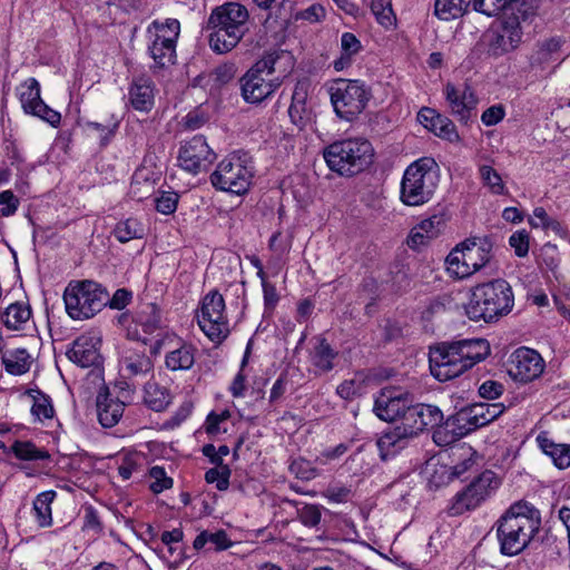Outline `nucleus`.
I'll use <instances>...</instances> for the list:
<instances>
[{"instance_id":"1","label":"nucleus","mask_w":570,"mask_h":570,"mask_svg":"<svg viewBox=\"0 0 570 570\" xmlns=\"http://www.w3.org/2000/svg\"><path fill=\"white\" fill-rule=\"evenodd\" d=\"M485 338H465L441 343L430 351L432 375L445 382L460 376L490 355Z\"/></svg>"},{"instance_id":"2","label":"nucleus","mask_w":570,"mask_h":570,"mask_svg":"<svg viewBox=\"0 0 570 570\" xmlns=\"http://www.w3.org/2000/svg\"><path fill=\"white\" fill-rule=\"evenodd\" d=\"M540 513L524 502L512 504L498 521V539L501 553L515 556L523 551L539 532Z\"/></svg>"},{"instance_id":"3","label":"nucleus","mask_w":570,"mask_h":570,"mask_svg":"<svg viewBox=\"0 0 570 570\" xmlns=\"http://www.w3.org/2000/svg\"><path fill=\"white\" fill-rule=\"evenodd\" d=\"M443 421L442 411L429 404H413L411 400L404 421L385 431L377 440V446L383 460L396 454L407 445L411 438L425 429L439 426Z\"/></svg>"},{"instance_id":"4","label":"nucleus","mask_w":570,"mask_h":570,"mask_svg":"<svg viewBox=\"0 0 570 570\" xmlns=\"http://www.w3.org/2000/svg\"><path fill=\"white\" fill-rule=\"evenodd\" d=\"M248 11L237 2L215 8L208 18L209 46L217 53L235 48L248 31Z\"/></svg>"},{"instance_id":"5","label":"nucleus","mask_w":570,"mask_h":570,"mask_svg":"<svg viewBox=\"0 0 570 570\" xmlns=\"http://www.w3.org/2000/svg\"><path fill=\"white\" fill-rule=\"evenodd\" d=\"M513 304L514 296L510 284L499 278L471 289L465 314L471 321L489 323L509 314Z\"/></svg>"},{"instance_id":"6","label":"nucleus","mask_w":570,"mask_h":570,"mask_svg":"<svg viewBox=\"0 0 570 570\" xmlns=\"http://www.w3.org/2000/svg\"><path fill=\"white\" fill-rule=\"evenodd\" d=\"M323 156L331 170L342 176H353L371 165L374 150L366 139L348 138L328 145Z\"/></svg>"},{"instance_id":"7","label":"nucleus","mask_w":570,"mask_h":570,"mask_svg":"<svg viewBox=\"0 0 570 570\" xmlns=\"http://www.w3.org/2000/svg\"><path fill=\"white\" fill-rule=\"evenodd\" d=\"M292 57L286 52H271L258 60L242 78V95L249 104H258L269 97L279 86L281 79L273 77L276 65Z\"/></svg>"},{"instance_id":"8","label":"nucleus","mask_w":570,"mask_h":570,"mask_svg":"<svg viewBox=\"0 0 570 570\" xmlns=\"http://www.w3.org/2000/svg\"><path fill=\"white\" fill-rule=\"evenodd\" d=\"M63 302L72 320H88L106 306L108 293L94 281H72L63 292Z\"/></svg>"},{"instance_id":"9","label":"nucleus","mask_w":570,"mask_h":570,"mask_svg":"<svg viewBox=\"0 0 570 570\" xmlns=\"http://www.w3.org/2000/svg\"><path fill=\"white\" fill-rule=\"evenodd\" d=\"M434 160L421 158L412 163L404 171L400 198L407 206H420L431 200L436 188Z\"/></svg>"},{"instance_id":"10","label":"nucleus","mask_w":570,"mask_h":570,"mask_svg":"<svg viewBox=\"0 0 570 570\" xmlns=\"http://www.w3.org/2000/svg\"><path fill=\"white\" fill-rule=\"evenodd\" d=\"M490 258L491 244L488 239H466L448 255V271L459 278H465L485 266Z\"/></svg>"},{"instance_id":"11","label":"nucleus","mask_w":570,"mask_h":570,"mask_svg":"<svg viewBox=\"0 0 570 570\" xmlns=\"http://www.w3.org/2000/svg\"><path fill=\"white\" fill-rule=\"evenodd\" d=\"M330 96L335 114L343 120L352 121L365 109L371 92L358 80L337 79L330 87Z\"/></svg>"},{"instance_id":"12","label":"nucleus","mask_w":570,"mask_h":570,"mask_svg":"<svg viewBox=\"0 0 570 570\" xmlns=\"http://www.w3.org/2000/svg\"><path fill=\"white\" fill-rule=\"evenodd\" d=\"M540 0L524 1L521 7L503 14L502 29L492 42V48L500 52H509L522 41L524 23H531L539 13Z\"/></svg>"},{"instance_id":"13","label":"nucleus","mask_w":570,"mask_h":570,"mask_svg":"<svg viewBox=\"0 0 570 570\" xmlns=\"http://www.w3.org/2000/svg\"><path fill=\"white\" fill-rule=\"evenodd\" d=\"M179 33L180 23L177 19L155 20L149 24L147 28L148 51L156 67L165 68L174 65Z\"/></svg>"},{"instance_id":"14","label":"nucleus","mask_w":570,"mask_h":570,"mask_svg":"<svg viewBox=\"0 0 570 570\" xmlns=\"http://www.w3.org/2000/svg\"><path fill=\"white\" fill-rule=\"evenodd\" d=\"M253 170L246 159L230 155L224 158L210 175L212 185L222 191L236 195L245 194L252 183Z\"/></svg>"},{"instance_id":"15","label":"nucleus","mask_w":570,"mask_h":570,"mask_svg":"<svg viewBox=\"0 0 570 570\" xmlns=\"http://www.w3.org/2000/svg\"><path fill=\"white\" fill-rule=\"evenodd\" d=\"M197 318L199 327L213 342H222L227 337L229 327L225 316V301L217 291L209 292L203 298Z\"/></svg>"},{"instance_id":"16","label":"nucleus","mask_w":570,"mask_h":570,"mask_svg":"<svg viewBox=\"0 0 570 570\" xmlns=\"http://www.w3.org/2000/svg\"><path fill=\"white\" fill-rule=\"evenodd\" d=\"M544 366V361L537 351L519 347L510 356L508 373L512 380L528 383L540 377Z\"/></svg>"},{"instance_id":"17","label":"nucleus","mask_w":570,"mask_h":570,"mask_svg":"<svg viewBox=\"0 0 570 570\" xmlns=\"http://www.w3.org/2000/svg\"><path fill=\"white\" fill-rule=\"evenodd\" d=\"M479 428L482 426L472 404L450 416L445 422L444 429L434 432L433 439L438 444H450Z\"/></svg>"},{"instance_id":"18","label":"nucleus","mask_w":570,"mask_h":570,"mask_svg":"<svg viewBox=\"0 0 570 570\" xmlns=\"http://www.w3.org/2000/svg\"><path fill=\"white\" fill-rule=\"evenodd\" d=\"M21 106L26 114L39 117L52 127L60 124L61 115L51 109L40 97V85L35 78H28L18 88Z\"/></svg>"},{"instance_id":"19","label":"nucleus","mask_w":570,"mask_h":570,"mask_svg":"<svg viewBox=\"0 0 570 570\" xmlns=\"http://www.w3.org/2000/svg\"><path fill=\"white\" fill-rule=\"evenodd\" d=\"M216 158L215 153L208 146L206 138L200 135L185 141L178 154L179 166L194 175L206 169Z\"/></svg>"},{"instance_id":"20","label":"nucleus","mask_w":570,"mask_h":570,"mask_svg":"<svg viewBox=\"0 0 570 570\" xmlns=\"http://www.w3.org/2000/svg\"><path fill=\"white\" fill-rule=\"evenodd\" d=\"M443 92L450 114L466 124L474 116L478 104L474 90L466 83L455 86L448 82Z\"/></svg>"},{"instance_id":"21","label":"nucleus","mask_w":570,"mask_h":570,"mask_svg":"<svg viewBox=\"0 0 570 570\" xmlns=\"http://www.w3.org/2000/svg\"><path fill=\"white\" fill-rule=\"evenodd\" d=\"M412 397L409 393H401L395 389H383L375 399L373 411L383 421H404Z\"/></svg>"},{"instance_id":"22","label":"nucleus","mask_w":570,"mask_h":570,"mask_svg":"<svg viewBox=\"0 0 570 570\" xmlns=\"http://www.w3.org/2000/svg\"><path fill=\"white\" fill-rule=\"evenodd\" d=\"M157 347L168 348L165 364L170 371H186L195 363L196 348L190 344L176 342L175 337L167 336L158 341L155 350Z\"/></svg>"},{"instance_id":"23","label":"nucleus","mask_w":570,"mask_h":570,"mask_svg":"<svg viewBox=\"0 0 570 570\" xmlns=\"http://www.w3.org/2000/svg\"><path fill=\"white\" fill-rule=\"evenodd\" d=\"M100 337L92 333L80 335L67 352L69 360L81 367L98 365L100 362Z\"/></svg>"},{"instance_id":"24","label":"nucleus","mask_w":570,"mask_h":570,"mask_svg":"<svg viewBox=\"0 0 570 570\" xmlns=\"http://www.w3.org/2000/svg\"><path fill=\"white\" fill-rule=\"evenodd\" d=\"M153 370V362L146 355L144 345L124 346L119 360V371L126 379L146 375Z\"/></svg>"},{"instance_id":"25","label":"nucleus","mask_w":570,"mask_h":570,"mask_svg":"<svg viewBox=\"0 0 570 570\" xmlns=\"http://www.w3.org/2000/svg\"><path fill=\"white\" fill-rule=\"evenodd\" d=\"M129 102L134 109L148 112L155 104V85L146 77L136 78L129 87Z\"/></svg>"},{"instance_id":"26","label":"nucleus","mask_w":570,"mask_h":570,"mask_svg":"<svg viewBox=\"0 0 570 570\" xmlns=\"http://www.w3.org/2000/svg\"><path fill=\"white\" fill-rule=\"evenodd\" d=\"M125 403L109 393L100 394L97 399V415L104 428L115 426L122 417Z\"/></svg>"},{"instance_id":"27","label":"nucleus","mask_w":570,"mask_h":570,"mask_svg":"<svg viewBox=\"0 0 570 570\" xmlns=\"http://www.w3.org/2000/svg\"><path fill=\"white\" fill-rule=\"evenodd\" d=\"M307 92L303 86H296L288 108L291 121L299 129H304L313 121V111L306 106Z\"/></svg>"},{"instance_id":"28","label":"nucleus","mask_w":570,"mask_h":570,"mask_svg":"<svg viewBox=\"0 0 570 570\" xmlns=\"http://www.w3.org/2000/svg\"><path fill=\"white\" fill-rule=\"evenodd\" d=\"M535 441L541 451L552 460L558 469L570 466V444L556 443L546 433H540Z\"/></svg>"},{"instance_id":"29","label":"nucleus","mask_w":570,"mask_h":570,"mask_svg":"<svg viewBox=\"0 0 570 570\" xmlns=\"http://www.w3.org/2000/svg\"><path fill=\"white\" fill-rule=\"evenodd\" d=\"M32 356L23 347L8 348L2 352L1 362L7 373L22 375L27 373L32 364Z\"/></svg>"},{"instance_id":"30","label":"nucleus","mask_w":570,"mask_h":570,"mask_svg":"<svg viewBox=\"0 0 570 570\" xmlns=\"http://www.w3.org/2000/svg\"><path fill=\"white\" fill-rule=\"evenodd\" d=\"M155 173L142 167L138 168L131 179L129 193L137 200H144L155 194L156 190Z\"/></svg>"},{"instance_id":"31","label":"nucleus","mask_w":570,"mask_h":570,"mask_svg":"<svg viewBox=\"0 0 570 570\" xmlns=\"http://www.w3.org/2000/svg\"><path fill=\"white\" fill-rule=\"evenodd\" d=\"M31 317V307L26 302H16L10 304L3 312L1 320L9 330H21Z\"/></svg>"},{"instance_id":"32","label":"nucleus","mask_w":570,"mask_h":570,"mask_svg":"<svg viewBox=\"0 0 570 570\" xmlns=\"http://www.w3.org/2000/svg\"><path fill=\"white\" fill-rule=\"evenodd\" d=\"M159 308L154 303L141 304L134 316V322L146 334L154 333L160 326Z\"/></svg>"},{"instance_id":"33","label":"nucleus","mask_w":570,"mask_h":570,"mask_svg":"<svg viewBox=\"0 0 570 570\" xmlns=\"http://www.w3.org/2000/svg\"><path fill=\"white\" fill-rule=\"evenodd\" d=\"M208 544V551H223L232 546L227 533L224 530L216 532L203 531L194 540V548L200 550Z\"/></svg>"},{"instance_id":"34","label":"nucleus","mask_w":570,"mask_h":570,"mask_svg":"<svg viewBox=\"0 0 570 570\" xmlns=\"http://www.w3.org/2000/svg\"><path fill=\"white\" fill-rule=\"evenodd\" d=\"M144 401L153 411H164L170 403L168 391L156 382H148L144 390Z\"/></svg>"},{"instance_id":"35","label":"nucleus","mask_w":570,"mask_h":570,"mask_svg":"<svg viewBox=\"0 0 570 570\" xmlns=\"http://www.w3.org/2000/svg\"><path fill=\"white\" fill-rule=\"evenodd\" d=\"M56 498L55 491H45L37 495L33 501L32 511L35 513L36 521L39 527L46 528L51 525V503Z\"/></svg>"},{"instance_id":"36","label":"nucleus","mask_w":570,"mask_h":570,"mask_svg":"<svg viewBox=\"0 0 570 570\" xmlns=\"http://www.w3.org/2000/svg\"><path fill=\"white\" fill-rule=\"evenodd\" d=\"M478 492L474 490V487L469 484L464 490L458 492L452 500V504L450 507L451 514L459 515L464 513L465 511L475 509L483 501Z\"/></svg>"},{"instance_id":"37","label":"nucleus","mask_w":570,"mask_h":570,"mask_svg":"<svg viewBox=\"0 0 570 570\" xmlns=\"http://www.w3.org/2000/svg\"><path fill=\"white\" fill-rule=\"evenodd\" d=\"M336 353L324 338H317V344L311 353L312 364L321 372H328L333 368V360Z\"/></svg>"},{"instance_id":"38","label":"nucleus","mask_w":570,"mask_h":570,"mask_svg":"<svg viewBox=\"0 0 570 570\" xmlns=\"http://www.w3.org/2000/svg\"><path fill=\"white\" fill-rule=\"evenodd\" d=\"M483 501L490 497L500 485V479L493 471L487 470L482 472L471 483Z\"/></svg>"},{"instance_id":"39","label":"nucleus","mask_w":570,"mask_h":570,"mask_svg":"<svg viewBox=\"0 0 570 570\" xmlns=\"http://www.w3.org/2000/svg\"><path fill=\"white\" fill-rule=\"evenodd\" d=\"M114 235L120 243H127L135 238H141L144 228L137 219L128 218L116 225Z\"/></svg>"},{"instance_id":"40","label":"nucleus","mask_w":570,"mask_h":570,"mask_svg":"<svg viewBox=\"0 0 570 570\" xmlns=\"http://www.w3.org/2000/svg\"><path fill=\"white\" fill-rule=\"evenodd\" d=\"M428 129L451 142L459 141L460 139L453 121L439 114L434 117L433 122L428 125Z\"/></svg>"},{"instance_id":"41","label":"nucleus","mask_w":570,"mask_h":570,"mask_svg":"<svg viewBox=\"0 0 570 570\" xmlns=\"http://www.w3.org/2000/svg\"><path fill=\"white\" fill-rule=\"evenodd\" d=\"M466 9L461 0H436L434 4L435 14L442 20L459 18Z\"/></svg>"},{"instance_id":"42","label":"nucleus","mask_w":570,"mask_h":570,"mask_svg":"<svg viewBox=\"0 0 570 570\" xmlns=\"http://www.w3.org/2000/svg\"><path fill=\"white\" fill-rule=\"evenodd\" d=\"M12 451L20 460L36 461L46 460L50 456L46 450L37 448L29 441H16L12 445Z\"/></svg>"},{"instance_id":"43","label":"nucleus","mask_w":570,"mask_h":570,"mask_svg":"<svg viewBox=\"0 0 570 570\" xmlns=\"http://www.w3.org/2000/svg\"><path fill=\"white\" fill-rule=\"evenodd\" d=\"M370 7L376 21L381 26L391 28L395 24L396 18L390 0H371Z\"/></svg>"},{"instance_id":"44","label":"nucleus","mask_w":570,"mask_h":570,"mask_svg":"<svg viewBox=\"0 0 570 570\" xmlns=\"http://www.w3.org/2000/svg\"><path fill=\"white\" fill-rule=\"evenodd\" d=\"M480 178L484 186L494 195H503L505 193V185L501 175L491 166L482 165L479 167Z\"/></svg>"},{"instance_id":"45","label":"nucleus","mask_w":570,"mask_h":570,"mask_svg":"<svg viewBox=\"0 0 570 570\" xmlns=\"http://www.w3.org/2000/svg\"><path fill=\"white\" fill-rule=\"evenodd\" d=\"M32 399L33 404L31 406V413L36 420L43 421L53 417L55 409L48 395L41 393L40 391H36V394L32 395Z\"/></svg>"},{"instance_id":"46","label":"nucleus","mask_w":570,"mask_h":570,"mask_svg":"<svg viewBox=\"0 0 570 570\" xmlns=\"http://www.w3.org/2000/svg\"><path fill=\"white\" fill-rule=\"evenodd\" d=\"M475 415L480 419L481 426H485L498 419L505 410L502 403H475Z\"/></svg>"},{"instance_id":"47","label":"nucleus","mask_w":570,"mask_h":570,"mask_svg":"<svg viewBox=\"0 0 570 570\" xmlns=\"http://www.w3.org/2000/svg\"><path fill=\"white\" fill-rule=\"evenodd\" d=\"M529 224L533 228L550 229L557 233L561 230L560 223L551 218L543 207L534 208L533 215L529 218Z\"/></svg>"},{"instance_id":"48","label":"nucleus","mask_w":570,"mask_h":570,"mask_svg":"<svg viewBox=\"0 0 570 570\" xmlns=\"http://www.w3.org/2000/svg\"><path fill=\"white\" fill-rule=\"evenodd\" d=\"M230 469L228 465L215 466L205 473L207 483H215L219 491H225L229 487Z\"/></svg>"},{"instance_id":"49","label":"nucleus","mask_w":570,"mask_h":570,"mask_svg":"<svg viewBox=\"0 0 570 570\" xmlns=\"http://www.w3.org/2000/svg\"><path fill=\"white\" fill-rule=\"evenodd\" d=\"M149 476L151 479L150 490L154 493H160L173 487V479L167 476L165 469L161 466H153L149 471Z\"/></svg>"},{"instance_id":"50","label":"nucleus","mask_w":570,"mask_h":570,"mask_svg":"<svg viewBox=\"0 0 570 570\" xmlns=\"http://www.w3.org/2000/svg\"><path fill=\"white\" fill-rule=\"evenodd\" d=\"M289 470L301 480H312L318 474L312 463L304 459L293 461L289 465Z\"/></svg>"},{"instance_id":"51","label":"nucleus","mask_w":570,"mask_h":570,"mask_svg":"<svg viewBox=\"0 0 570 570\" xmlns=\"http://www.w3.org/2000/svg\"><path fill=\"white\" fill-rule=\"evenodd\" d=\"M510 246L519 257H524L529 252V234L525 229L517 230L509 238Z\"/></svg>"},{"instance_id":"52","label":"nucleus","mask_w":570,"mask_h":570,"mask_svg":"<svg viewBox=\"0 0 570 570\" xmlns=\"http://www.w3.org/2000/svg\"><path fill=\"white\" fill-rule=\"evenodd\" d=\"M321 510L317 505L305 504L298 510V518L306 527H316L321 521Z\"/></svg>"},{"instance_id":"53","label":"nucleus","mask_w":570,"mask_h":570,"mask_svg":"<svg viewBox=\"0 0 570 570\" xmlns=\"http://www.w3.org/2000/svg\"><path fill=\"white\" fill-rule=\"evenodd\" d=\"M178 195L173 191L163 193L160 197L156 198L157 212L169 215L173 214L177 208Z\"/></svg>"},{"instance_id":"54","label":"nucleus","mask_w":570,"mask_h":570,"mask_svg":"<svg viewBox=\"0 0 570 570\" xmlns=\"http://www.w3.org/2000/svg\"><path fill=\"white\" fill-rule=\"evenodd\" d=\"M0 213L2 216L13 215L19 207V199L13 195L11 190H4L0 193Z\"/></svg>"},{"instance_id":"55","label":"nucleus","mask_w":570,"mask_h":570,"mask_svg":"<svg viewBox=\"0 0 570 570\" xmlns=\"http://www.w3.org/2000/svg\"><path fill=\"white\" fill-rule=\"evenodd\" d=\"M442 218L440 216H432L428 219L422 220L417 227L424 233L428 239H432L438 236L441 230Z\"/></svg>"},{"instance_id":"56","label":"nucleus","mask_w":570,"mask_h":570,"mask_svg":"<svg viewBox=\"0 0 570 570\" xmlns=\"http://www.w3.org/2000/svg\"><path fill=\"white\" fill-rule=\"evenodd\" d=\"M503 385L500 382L488 380L483 382L479 387V394L483 399L494 400L502 395Z\"/></svg>"},{"instance_id":"57","label":"nucleus","mask_w":570,"mask_h":570,"mask_svg":"<svg viewBox=\"0 0 570 570\" xmlns=\"http://www.w3.org/2000/svg\"><path fill=\"white\" fill-rule=\"evenodd\" d=\"M297 19L306 20L311 23L318 22L325 18V9L321 4H312L296 16Z\"/></svg>"},{"instance_id":"58","label":"nucleus","mask_w":570,"mask_h":570,"mask_svg":"<svg viewBox=\"0 0 570 570\" xmlns=\"http://www.w3.org/2000/svg\"><path fill=\"white\" fill-rule=\"evenodd\" d=\"M504 117V109L500 105L491 106L483 111L481 120L485 126H494Z\"/></svg>"},{"instance_id":"59","label":"nucleus","mask_w":570,"mask_h":570,"mask_svg":"<svg viewBox=\"0 0 570 570\" xmlns=\"http://www.w3.org/2000/svg\"><path fill=\"white\" fill-rule=\"evenodd\" d=\"M229 411L225 410L222 413L217 414L212 412L206 420V431L209 434H217L220 431V423L225 422L229 419Z\"/></svg>"},{"instance_id":"60","label":"nucleus","mask_w":570,"mask_h":570,"mask_svg":"<svg viewBox=\"0 0 570 570\" xmlns=\"http://www.w3.org/2000/svg\"><path fill=\"white\" fill-rule=\"evenodd\" d=\"M341 45L344 55L347 57L355 55L361 49L360 40L351 32H345L342 35Z\"/></svg>"},{"instance_id":"61","label":"nucleus","mask_w":570,"mask_h":570,"mask_svg":"<svg viewBox=\"0 0 570 570\" xmlns=\"http://www.w3.org/2000/svg\"><path fill=\"white\" fill-rule=\"evenodd\" d=\"M346 451H347V445L344 443H341V444L336 445L334 449L326 450V451L322 452L316 458L315 461L318 464H327L328 462L341 458L343 454L346 453Z\"/></svg>"},{"instance_id":"62","label":"nucleus","mask_w":570,"mask_h":570,"mask_svg":"<svg viewBox=\"0 0 570 570\" xmlns=\"http://www.w3.org/2000/svg\"><path fill=\"white\" fill-rule=\"evenodd\" d=\"M350 489L346 487H330L324 492V495L332 502H345L350 497Z\"/></svg>"},{"instance_id":"63","label":"nucleus","mask_w":570,"mask_h":570,"mask_svg":"<svg viewBox=\"0 0 570 570\" xmlns=\"http://www.w3.org/2000/svg\"><path fill=\"white\" fill-rule=\"evenodd\" d=\"M287 390V379L285 375H279L278 379L274 382L271 393H269V402L275 403L283 397Z\"/></svg>"},{"instance_id":"64","label":"nucleus","mask_w":570,"mask_h":570,"mask_svg":"<svg viewBox=\"0 0 570 570\" xmlns=\"http://www.w3.org/2000/svg\"><path fill=\"white\" fill-rule=\"evenodd\" d=\"M130 298L131 295L127 289L119 288L115 292L111 299L108 298L109 306L111 308L122 309L130 302Z\"/></svg>"}]
</instances>
